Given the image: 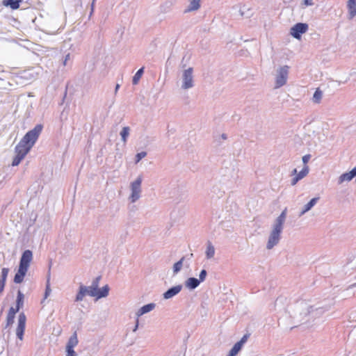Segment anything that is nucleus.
<instances>
[{"instance_id":"obj_19","label":"nucleus","mask_w":356,"mask_h":356,"mask_svg":"<svg viewBox=\"0 0 356 356\" xmlns=\"http://www.w3.org/2000/svg\"><path fill=\"white\" fill-rule=\"evenodd\" d=\"M200 6V0H191L190 5L187 11H193L197 10Z\"/></svg>"},{"instance_id":"obj_10","label":"nucleus","mask_w":356,"mask_h":356,"mask_svg":"<svg viewBox=\"0 0 356 356\" xmlns=\"http://www.w3.org/2000/svg\"><path fill=\"white\" fill-rule=\"evenodd\" d=\"M17 312H18V311H16L14 309V307H11L9 309L8 312L7 314V316H6V327H10V325H12L13 324L14 320H15V314Z\"/></svg>"},{"instance_id":"obj_3","label":"nucleus","mask_w":356,"mask_h":356,"mask_svg":"<svg viewBox=\"0 0 356 356\" xmlns=\"http://www.w3.org/2000/svg\"><path fill=\"white\" fill-rule=\"evenodd\" d=\"M101 276L97 277L92 282V285L88 287V295L92 297H96L97 299L104 298L108 296L109 287L105 285L102 289L99 288V284Z\"/></svg>"},{"instance_id":"obj_41","label":"nucleus","mask_w":356,"mask_h":356,"mask_svg":"<svg viewBox=\"0 0 356 356\" xmlns=\"http://www.w3.org/2000/svg\"><path fill=\"white\" fill-rule=\"evenodd\" d=\"M118 88H119V85L117 84V86H116V90L118 89Z\"/></svg>"},{"instance_id":"obj_5","label":"nucleus","mask_w":356,"mask_h":356,"mask_svg":"<svg viewBox=\"0 0 356 356\" xmlns=\"http://www.w3.org/2000/svg\"><path fill=\"white\" fill-rule=\"evenodd\" d=\"M307 29L308 25L307 24L298 23L291 29L290 33L295 38L300 39L301 38V34L307 32Z\"/></svg>"},{"instance_id":"obj_33","label":"nucleus","mask_w":356,"mask_h":356,"mask_svg":"<svg viewBox=\"0 0 356 356\" xmlns=\"http://www.w3.org/2000/svg\"><path fill=\"white\" fill-rule=\"evenodd\" d=\"M206 276H207V271L205 270H202L200 274V280L199 281L200 282L204 281Z\"/></svg>"},{"instance_id":"obj_9","label":"nucleus","mask_w":356,"mask_h":356,"mask_svg":"<svg viewBox=\"0 0 356 356\" xmlns=\"http://www.w3.org/2000/svg\"><path fill=\"white\" fill-rule=\"evenodd\" d=\"M193 70L192 68H188L185 70L184 72V83L183 87L185 89L191 88L193 86Z\"/></svg>"},{"instance_id":"obj_35","label":"nucleus","mask_w":356,"mask_h":356,"mask_svg":"<svg viewBox=\"0 0 356 356\" xmlns=\"http://www.w3.org/2000/svg\"><path fill=\"white\" fill-rule=\"evenodd\" d=\"M6 282H4L3 280H0V293L3 291Z\"/></svg>"},{"instance_id":"obj_26","label":"nucleus","mask_w":356,"mask_h":356,"mask_svg":"<svg viewBox=\"0 0 356 356\" xmlns=\"http://www.w3.org/2000/svg\"><path fill=\"white\" fill-rule=\"evenodd\" d=\"M356 176V167L348 172L343 173L340 178H354Z\"/></svg>"},{"instance_id":"obj_23","label":"nucleus","mask_w":356,"mask_h":356,"mask_svg":"<svg viewBox=\"0 0 356 356\" xmlns=\"http://www.w3.org/2000/svg\"><path fill=\"white\" fill-rule=\"evenodd\" d=\"M285 219L284 217L279 216L276 220V223L274 226V227L279 229L280 230H282L283 224L285 221Z\"/></svg>"},{"instance_id":"obj_18","label":"nucleus","mask_w":356,"mask_h":356,"mask_svg":"<svg viewBox=\"0 0 356 356\" xmlns=\"http://www.w3.org/2000/svg\"><path fill=\"white\" fill-rule=\"evenodd\" d=\"M200 282L195 277H190L186 281V286L188 288L193 289L199 285Z\"/></svg>"},{"instance_id":"obj_39","label":"nucleus","mask_w":356,"mask_h":356,"mask_svg":"<svg viewBox=\"0 0 356 356\" xmlns=\"http://www.w3.org/2000/svg\"><path fill=\"white\" fill-rule=\"evenodd\" d=\"M282 217H284V218H286V209H285L282 212V213L280 215Z\"/></svg>"},{"instance_id":"obj_40","label":"nucleus","mask_w":356,"mask_h":356,"mask_svg":"<svg viewBox=\"0 0 356 356\" xmlns=\"http://www.w3.org/2000/svg\"><path fill=\"white\" fill-rule=\"evenodd\" d=\"M298 180H299V179H293V182H292V185H295V184L297 183V181H298Z\"/></svg>"},{"instance_id":"obj_16","label":"nucleus","mask_w":356,"mask_h":356,"mask_svg":"<svg viewBox=\"0 0 356 356\" xmlns=\"http://www.w3.org/2000/svg\"><path fill=\"white\" fill-rule=\"evenodd\" d=\"M155 307V305L153 304V303H150V304H148V305H146L143 307H142L138 312V316H140V315H143L147 312H149L150 311H152Z\"/></svg>"},{"instance_id":"obj_8","label":"nucleus","mask_w":356,"mask_h":356,"mask_svg":"<svg viewBox=\"0 0 356 356\" xmlns=\"http://www.w3.org/2000/svg\"><path fill=\"white\" fill-rule=\"evenodd\" d=\"M140 186H141V181L140 179H136L135 181H134L131 184V202H134L136 201L139 197H140Z\"/></svg>"},{"instance_id":"obj_27","label":"nucleus","mask_w":356,"mask_h":356,"mask_svg":"<svg viewBox=\"0 0 356 356\" xmlns=\"http://www.w3.org/2000/svg\"><path fill=\"white\" fill-rule=\"evenodd\" d=\"M129 134V128L128 127H123L122 130L120 132V135L122 136V140L124 143L127 142V138Z\"/></svg>"},{"instance_id":"obj_6","label":"nucleus","mask_w":356,"mask_h":356,"mask_svg":"<svg viewBox=\"0 0 356 356\" xmlns=\"http://www.w3.org/2000/svg\"><path fill=\"white\" fill-rule=\"evenodd\" d=\"M288 66H284L280 68L276 78V88H280L286 83L288 76Z\"/></svg>"},{"instance_id":"obj_29","label":"nucleus","mask_w":356,"mask_h":356,"mask_svg":"<svg viewBox=\"0 0 356 356\" xmlns=\"http://www.w3.org/2000/svg\"><path fill=\"white\" fill-rule=\"evenodd\" d=\"M184 259V258L182 257L179 261L176 262L174 264L173 270H174L175 273H177L181 270V268L182 267Z\"/></svg>"},{"instance_id":"obj_31","label":"nucleus","mask_w":356,"mask_h":356,"mask_svg":"<svg viewBox=\"0 0 356 356\" xmlns=\"http://www.w3.org/2000/svg\"><path fill=\"white\" fill-rule=\"evenodd\" d=\"M147 153L145 152H141L136 155V163H138L143 158L145 157Z\"/></svg>"},{"instance_id":"obj_22","label":"nucleus","mask_w":356,"mask_h":356,"mask_svg":"<svg viewBox=\"0 0 356 356\" xmlns=\"http://www.w3.org/2000/svg\"><path fill=\"white\" fill-rule=\"evenodd\" d=\"M242 346L240 345V343H236L233 348L229 351L227 356H236L238 353L241 350Z\"/></svg>"},{"instance_id":"obj_38","label":"nucleus","mask_w":356,"mask_h":356,"mask_svg":"<svg viewBox=\"0 0 356 356\" xmlns=\"http://www.w3.org/2000/svg\"><path fill=\"white\" fill-rule=\"evenodd\" d=\"M309 159V156H304L302 158L303 162L306 163Z\"/></svg>"},{"instance_id":"obj_15","label":"nucleus","mask_w":356,"mask_h":356,"mask_svg":"<svg viewBox=\"0 0 356 356\" xmlns=\"http://www.w3.org/2000/svg\"><path fill=\"white\" fill-rule=\"evenodd\" d=\"M77 344H78L77 334L76 332H74L67 342L66 349L74 348Z\"/></svg>"},{"instance_id":"obj_32","label":"nucleus","mask_w":356,"mask_h":356,"mask_svg":"<svg viewBox=\"0 0 356 356\" xmlns=\"http://www.w3.org/2000/svg\"><path fill=\"white\" fill-rule=\"evenodd\" d=\"M249 335L248 334H245L242 338L241 339L238 341L237 343H240V345L241 346H243V345L246 342V341L248 340V338Z\"/></svg>"},{"instance_id":"obj_2","label":"nucleus","mask_w":356,"mask_h":356,"mask_svg":"<svg viewBox=\"0 0 356 356\" xmlns=\"http://www.w3.org/2000/svg\"><path fill=\"white\" fill-rule=\"evenodd\" d=\"M32 259L33 253L31 250H27L22 253L18 270L14 277V282L20 284L23 282Z\"/></svg>"},{"instance_id":"obj_36","label":"nucleus","mask_w":356,"mask_h":356,"mask_svg":"<svg viewBox=\"0 0 356 356\" xmlns=\"http://www.w3.org/2000/svg\"><path fill=\"white\" fill-rule=\"evenodd\" d=\"M51 291V289L49 286H47L44 293V298H47V296L49 295V293Z\"/></svg>"},{"instance_id":"obj_12","label":"nucleus","mask_w":356,"mask_h":356,"mask_svg":"<svg viewBox=\"0 0 356 356\" xmlns=\"http://www.w3.org/2000/svg\"><path fill=\"white\" fill-rule=\"evenodd\" d=\"M24 301V295L22 293L21 291H17V300H16V306L14 309L16 311H18L23 307Z\"/></svg>"},{"instance_id":"obj_14","label":"nucleus","mask_w":356,"mask_h":356,"mask_svg":"<svg viewBox=\"0 0 356 356\" xmlns=\"http://www.w3.org/2000/svg\"><path fill=\"white\" fill-rule=\"evenodd\" d=\"M347 6L350 17L353 18L356 15V0H349Z\"/></svg>"},{"instance_id":"obj_4","label":"nucleus","mask_w":356,"mask_h":356,"mask_svg":"<svg viewBox=\"0 0 356 356\" xmlns=\"http://www.w3.org/2000/svg\"><path fill=\"white\" fill-rule=\"evenodd\" d=\"M26 323V316L24 312H22L18 316L17 326L16 328V334L19 340L23 339L24 333L25 331Z\"/></svg>"},{"instance_id":"obj_24","label":"nucleus","mask_w":356,"mask_h":356,"mask_svg":"<svg viewBox=\"0 0 356 356\" xmlns=\"http://www.w3.org/2000/svg\"><path fill=\"white\" fill-rule=\"evenodd\" d=\"M143 67L139 69L133 77V83L137 84L143 74Z\"/></svg>"},{"instance_id":"obj_30","label":"nucleus","mask_w":356,"mask_h":356,"mask_svg":"<svg viewBox=\"0 0 356 356\" xmlns=\"http://www.w3.org/2000/svg\"><path fill=\"white\" fill-rule=\"evenodd\" d=\"M9 273V269L8 268H3L1 270V277L0 280H3L6 282V279Z\"/></svg>"},{"instance_id":"obj_20","label":"nucleus","mask_w":356,"mask_h":356,"mask_svg":"<svg viewBox=\"0 0 356 356\" xmlns=\"http://www.w3.org/2000/svg\"><path fill=\"white\" fill-rule=\"evenodd\" d=\"M293 172L295 174H297V177L296 178H303L307 175L309 170L308 167L307 165H305L298 173L297 172L296 169H294Z\"/></svg>"},{"instance_id":"obj_17","label":"nucleus","mask_w":356,"mask_h":356,"mask_svg":"<svg viewBox=\"0 0 356 356\" xmlns=\"http://www.w3.org/2000/svg\"><path fill=\"white\" fill-rule=\"evenodd\" d=\"M88 294V289L86 286H81L79 289V291L78 292L76 301H81L83 300V297Z\"/></svg>"},{"instance_id":"obj_11","label":"nucleus","mask_w":356,"mask_h":356,"mask_svg":"<svg viewBox=\"0 0 356 356\" xmlns=\"http://www.w3.org/2000/svg\"><path fill=\"white\" fill-rule=\"evenodd\" d=\"M181 289V286L177 285L175 286L172 287L171 289H168L166 292L164 293L163 297L165 299H169L175 295H177L178 293L180 292Z\"/></svg>"},{"instance_id":"obj_28","label":"nucleus","mask_w":356,"mask_h":356,"mask_svg":"<svg viewBox=\"0 0 356 356\" xmlns=\"http://www.w3.org/2000/svg\"><path fill=\"white\" fill-rule=\"evenodd\" d=\"M321 98H322V92H321V90H320L318 88L315 91L314 96H313L314 102H315L316 103H319L321 102Z\"/></svg>"},{"instance_id":"obj_7","label":"nucleus","mask_w":356,"mask_h":356,"mask_svg":"<svg viewBox=\"0 0 356 356\" xmlns=\"http://www.w3.org/2000/svg\"><path fill=\"white\" fill-rule=\"evenodd\" d=\"M282 232V230L277 229L275 227L273 228V231L270 233V235L268 238V241L267 243V248L271 249L280 240V236Z\"/></svg>"},{"instance_id":"obj_37","label":"nucleus","mask_w":356,"mask_h":356,"mask_svg":"<svg viewBox=\"0 0 356 356\" xmlns=\"http://www.w3.org/2000/svg\"><path fill=\"white\" fill-rule=\"evenodd\" d=\"M304 4L305 6H311L313 4L312 0H304Z\"/></svg>"},{"instance_id":"obj_13","label":"nucleus","mask_w":356,"mask_h":356,"mask_svg":"<svg viewBox=\"0 0 356 356\" xmlns=\"http://www.w3.org/2000/svg\"><path fill=\"white\" fill-rule=\"evenodd\" d=\"M22 0H3V4L5 6H9L13 10H17L19 8V3L22 2Z\"/></svg>"},{"instance_id":"obj_34","label":"nucleus","mask_w":356,"mask_h":356,"mask_svg":"<svg viewBox=\"0 0 356 356\" xmlns=\"http://www.w3.org/2000/svg\"><path fill=\"white\" fill-rule=\"evenodd\" d=\"M67 356H76V353L74 351V348L66 349Z\"/></svg>"},{"instance_id":"obj_1","label":"nucleus","mask_w":356,"mask_h":356,"mask_svg":"<svg viewBox=\"0 0 356 356\" xmlns=\"http://www.w3.org/2000/svg\"><path fill=\"white\" fill-rule=\"evenodd\" d=\"M42 130L41 124L36 125L33 129L28 131L15 148V156L13 158L12 165L17 166L25 158L35 145Z\"/></svg>"},{"instance_id":"obj_21","label":"nucleus","mask_w":356,"mask_h":356,"mask_svg":"<svg viewBox=\"0 0 356 356\" xmlns=\"http://www.w3.org/2000/svg\"><path fill=\"white\" fill-rule=\"evenodd\" d=\"M318 198L317 197H314V198H312L305 206V208L304 209L302 210V213H305V212L308 211L309 210H310L314 206V204L316 203L317 200H318Z\"/></svg>"},{"instance_id":"obj_25","label":"nucleus","mask_w":356,"mask_h":356,"mask_svg":"<svg viewBox=\"0 0 356 356\" xmlns=\"http://www.w3.org/2000/svg\"><path fill=\"white\" fill-rule=\"evenodd\" d=\"M206 254H207V258H209V259L212 258L214 256L215 249H214L213 246L210 243L208 244Z\"/></svg>"}]
</instances>
